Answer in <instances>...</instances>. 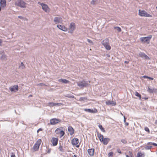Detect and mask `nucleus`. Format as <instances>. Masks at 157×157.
<instances>
[{
  "instance_id": "obj_1",
  "label": "nucleus",
  "mask_w": 157,
  "mask_h": 157,
  "mask_svg": "<svg viewBox=\"0 0 157 157\" xmlns=\"http://www.w3.org/2000/svg\"><path fill=\"white\" fill-rule=\"evenodd\" d=\"M97 135L99 140L104 145L107 144L110 140V139L108 138H104L103 135L100 133L98 132Z\"/></svg>"
},
{
  "instance_id": "obj_2",
  "label": "nucleus",
  "mask_w": 157,
  "mask_h": 157,
  "mask_svg": "<svg viewBox=\"0 0 157 157\" xmlns=\"http://www.w3.org/2000/svg\"><path fill=\"white\" fill-rule=\"evenodd\" d=\"M41 142L42 140L40 139H38L32 148V150L34 152L38 150L39 147Z\"/></svg>"
},
{
  "instance_id": "obj_3",
  "label": "nucleus",
  "mask_w": 157,
  "mask_h": 157,
  "mask_svg": "<svg viewBox=\"0 0 157 157\" xmlns=\"http://www.w3.org/2000/svg\"><path fill=\"white\" fill-rule=\"evenodd\" d=\"M152 35H150L147 37H141L140 38V40L143 43H147V44H149L150 43V40L151 39Z\"/></svg>"
},
{
  "instance_id": "obj_4",
  "label": "nucleus",
  "mask_w": 157,
  "mask_h": 157,
  "mask_svg": "<svg viewBox=\"0 0 157 157\" xmlns=\"http://www.w3.org/2000/svg\"><path fill=\"white\" fill-rule=\"evenodd\" d=\"M63 128L62 127L57 128L55 131L56 134L59 135L60 138H61L65 134L64 132L62 130Z\"/></svg>"
},
{
  "instance_id": "obj_5",
  "label": "nucleus",
  "mask_w": 157,
  "mask_h": 157,
  "mask_svg": "<svg viewBox=\"0 0 157 157\" xmlns=\"http://www.w3.org/2000/svg\"><path fill=\"white\" fill-rule=\"evenodd\" d=\"M26 3L22 0H18L15 3L16 5L23 8H26Z\"/></svg>"
},
{
  "instance_id": "obj_6",
  "label": "nucleus",
  "mask_w": 157,
  "mask_h": 157,
  "mask_svg": "<svg viewBox=\"0 0 157 157\" xmlns=\"http://www.w3.org/2000/svg\"><path fill=\"white\" fill-rule=\"evenodd\" d=\"M139 14L141 17H152V16L151 14H148L144 10H139Z\"/></svg>"
},
{
  "instance_id": "obj_7",
  "label": "nucleus",
  "mask_w": 157,
  "mask_h": 157,
  "mask_svg": "<svg viewBox=\"0 0 157 157\" xmlns=\"http://www.w3.org/2000/svg\"><path fill=\"white\" fill-rule=\"evenodd\" d=\"M38 4L40 5H41L42 9L46 12H48L50 11V9L48 7V5H47L42 3L40 2H38Z\"/></svg>"
},
{
  "instance_id": "obj_8",
  "label": "nucleus",
  "mask_w": 157,
  "mask_h": 157,
  "mask_svg": "<svg viewBox=\"0 0 157 157\" xmlns=\"http://www.w3.org/2000/svg\"><path fill=\"white\" fill-rule=\"evenodd\" d=\"M79 140L76 138H74L71 140V144L74 146H75L77 147H78L79 146V145L78 144L79 143Z\"/></svg>"
},
{
  "instance_id": "obj_9",
  "label": "nucleus",
  "mask_w": 157,
  "mask_h": 157,
  "mask_svg": "<svg viewBox=\"0 0 157 157\" xmlns=\"http://www.w3.org/2000/svg\"><path fill=\"white\" fill-rule=\"evenodd\" d=\"M61 121L58 119L52 118L50 120V124L51 125H55L60 122Z\"/></svg>"
},
{
  "instance_id": "obj_10",
  "label": "nucleus",
  "mask_w": 157,
  "mask_h": 157,
  "mask_svg": "<svg viewBox=\"0 0 157 157\" xmlns=\"http://www.w3.org/2000/svg\"><path fill=\"white\" fill-rule=\"evenodd\" d=\"M58 139L57 138L52 137L51 140V142L52 145L53 146H56L57 145Z\"/></svg>"
},
{
  "instance_id": "obj_11",
  "label": "nucleus",
  "mask_w": 157,
  "mask_h": 157,
  "mask_svg": "<svg viewBox=\"0 0 157 157\" xmlns=\"http://www.w3.org/2000/svg\"><path fill=\"white\" fill-rule=\"evenodd\" d=\"M75 23L73 22L71 23L69 26L70 30L69 31V32L71 33H73V31L75 29Z\"/></svg>"
},
{
  "instance_id": "obj_12",
  "label": "nucleus",
  "mask_w": 157,
  "mask_h": 157,
  "mask_svg": "<svg viewBox=\"0 0 157 157\" xmlns=\"http://www.w3.org/2000/svg\"><path fill=\"white\" fill-rule=\"evenodd\" d=\"M84 110L87 112L90 113H96L98 112V111L96 109L94 108L93 109H85Z\"/></svg>"
},
{
  "instance_id": "obj_13",
  "label": "nucleus",
  "mask_w": 157,
  "mask_h": 157,
  "mask_svg": "<svg viewBox=\"0 0 157 157\" xmlns=\"http://www.w3.org/2000/svg\"><path fill=\"white\" fill-rule=\"evenodd\" d=\"M102 44L107 50H110L111 47L108 42H105V40H104L102 41Z\"/></svg>"
},
{
  "instance_id": "obj_14",
  "label": "nucleus",
  "mask_w": 157,
  "mask_h": 157,
  "mask_svg": "<svg viewBox=\"0 0 157 157\" xmlns=\"http://www.w3.org/2000/svg\"><path fill=\"white\" fill-rule=\"evenodd\" d=\"M77 85L79 87H83L87 86L88 85V84L85 81H83L78 82Z\"/></svg>"
},
{
  "instance_id": "obj_15",
  "label": "nucleus",
  "mask_w": 157,
  "mask_h": 157,
  "mask_svg": "<svg viewBox=\"0 0 157 157\" xmlns=\"http://www.w3.org/2000/svg\"><path fill=\"white\" fill-rule=\"evenodd\" d=\"M54 21L56 24L62 23L63 22V20L61 17H56L54 18Z\"/></svg>"
},
{
  "instance_id": "obj_16",
  "label": "nucleus",
  "mask_w": 157,
  "mask_h": 157,
  "mask_svg": "<svg viewBox=\"0 0 157 157\" xmlns=\"http://www.w3.org/2000/svg\"><path fill=\"white\" fill-rule=\"evenodd\" d=\"M11 92H16L18 90V85H14L9 88Z\"/></svg>"
},
{
  "instance_id": "obj_17",
  "label": "nucleus",
  "mask_w": 157,
  "mask_h": 157,
  "mask_svg": "<svg viewBox=\"0 0 157 157\" xmlns=\"http://www.w3.org/2000/svg\"><path fill=\"white\" fill-rule=\"evenodd\" d=\"M57 27L59 29L64 32H66L67 30V29L64 25H57Z\"/></svg>"
},
{
  "instance_id": "obj_18",
  "label": "nucleus",
  "mask_w": 157,
  "mask_h": 157,
  "mask_svg": "<svg viewBox=\"0 0 157 157\" xmlns=\"http://www.w3.org/2000/svg\"><path fill=\"white\" fill-rule=\"evenodd\" d=\"M87 152L90 156H93L94 154V149L92 148L88 149L87 150Z\"/></svg>"
},
{
  "instance_id": "obj_19",
  "label": "nucleus",
  "mask_w": 157,
  "mask_h": 157,
  "mask_svg": "<svg viewBox=\"0 0 157 157\" xmlns=\"http://www.w3.org/2000/svg\"><path fill=\"white\" fill-rule=\"evenodd\" d=\"M68 130L71 135H72L74 133V130L71 126H69L68 127Z\"/></svg>"
},
{
  "instance_id": "obj_20",
  "label": "nucleus",
  "mask_w": 157,
  "mask_h": 157,
  "mask_svg": "<svg viewBox=\"0 0 157 157\" xmlns=\"http://www.w3.org/2000/svg\"><path fill=\"white\" fill-rule=\"evenodd\" d=\"M106 104L108 105H116V103L115 102L113 101H108L106 102Z\"/></svg>"
},
{
  "instance_id": "obj_21",
  "label": "nucleus",
  "mask_w": 157,
  "mask_h": 157,
  "mask_svg": "<svg viewBox=\"0 0 157 157\" xmlns=\"http://www.w3.org/2000/svg\"><path fill=\"white\" fill-rule=\"evenodd\" d=\"M139 56L140 57L143 58H144L146 59H149V57L145 54L143 53L140 52L139 54Z\"/></svg>"
},
{
  "instance_id": "obj_22",
  "label": "nucleus",
  "mask_w": 157,
  "mask_h": 157,
  "mask_svg": "<svg viewBox=\"0 0 157 157\" xmlns=\"http://www.w3.org/2000/svg\"><path fill=\"white\" fill-rule=\"evenodd\" d=\"M1 6L2 7H4L6 6V0H1L0 1Z\"/></svg>"
},
{
  "instance_id": "obj_23",
  "label": "nucleus",
  "mask_w": 157,
  "mask_h": 157,
  "mask_svg": "<svg viewBox=\"0 0 157 157\" xmlns=\"http://www.w3.org/2000/svg\"><path fill=\"white\" fill-rule=\"evenodd\" d=\"M58 81L59 82H61L64 83H68L70 82V81L64 79H59Z\"/></svg>"
},
{
  "instance_id": "obj_24",
  "label": "nucleus",
  "mask_w": 157,
  "mask_h": 157,
  "mask_svg": "<svg viewBox=\"0 0 157 157\" xmlns=\"http://www.w3.org/2000/svg\"><path fill=\"white\" fill-rule=\"evenodd\" d=\"M98 127L102 132H105V130L103 128L102 126L101 125L99 124L98 125Z\"/></svg>"
},
{
  "instance_id": "obj_25",
  "label": "nucleus",
  "mask_w": 157,
  "mask_h": 157,
  "mask_svg": "<svg viewBox=\"0 0 157 157\" xmlns=\"http://www.w3.org/2000/svg\"><path fill=\"white\" fill-rule=\"evenodd\" d=\"M135 95L137 97H139V98L140 99L141 98V95L139 94L137 92H136L135 93Z\"/></svg>"
},
{
  "instance_id": "obj_26",
  "label": "nucleus",
  "mask_w": 157,
  "mask_h": 157,
  "mask_svg": "<svg viewBox=\"0 0 157 157\" xmlns=\"http://www.w3.org/2000/svg\"><path fill=\"white\" fill-rule=\"evenodd\" d=\"M153 89H152L150 88L149 87H148L147 88V91H148L150 93H153Z\"/></svg>"
},
{
  "instance_id": "obj_27",
  "label": "nucleus",
  "mask_w": 157,
  "mask_h": 157,
  "mask_svg": "<svg viewBox=\"0 0 157 157\" xmlns=\"http://www.w3.org/2000/svg\"><path fill=\"white\" fill-rule=\"evenodd\" d=\"M59 150L61 152H63L64 151V149L63 148V147L62 146L60 145L59 148Z\"/></svg>"
},
{
  "instance_id": "obj_28",
  "label": "nucleus",
  "mask_w": 157,
  "mask_h": 157,
  "mask_svg": "<svg viewBox=\"0 0 157 157\" xmlns=\"http://www.w3.org/2000/svg\"><path fill=\"white\" fill-rule=\"evenodd\" d=\"M143 154L140 152H138L137 154V157H142Z\"/></svg>"
},
{
  "instance_id": "obj_29",
  "label": "nucleus",
  "mask_w": 157,
  "mask_h": 157,
  "mask_svg": "<svg viewBox=\"0 0 157 157\" xmlns=\"http://www.w3.org/2000/svg\"><path fill=\"white\" fill-rule=\"evenodd\" d=\"M147 145H152L154 146L157 147V144L155 143H152V142H149V143H147Z\"/></svg>"
},
{
  "instance_id": "obj_30",
  "label": "nucleus",
  "mask_w": 157,
  "mask_h": 157,
  "mask_svg": "<svg viewBox=\"0 0 157 157\" xmlns=\"http://www.w3.org/2000/svg\"><path fill=\"white\" fill-rule=\"evenodd\" d=\"M143 77L144 78H148L150 80H153L154 79L153 78H151V77H148V76H146V75L144 76Z\"/></svg>"
},
{
  "instance_id": "obj_31",
  "label": "nucleus",
  "mask_w": 157,
  "mask_h": 157,
  "mask_svg": "<svg viewBox=\"0 0 157 157\" xmlns=\"http://www.w3.org/2000/svg\"><path fill=\"white\" fill-rule=\"evenodd\" d=\"M113 155V153L111 151L108 154V157H112Z\"/></svg>"
},
{
  "instance_id": "obj_32",
  "label": "nucleus",
  "mask_w": 157,
  "mask_h": 157,
  "mask_svg": "<svg viewBox=\"0 0 157 157\" xmlns=\"http://www.w3.org/2000/svg\"><path fill=\"white\" fill-rule=\"evenodd\" d=\"M48 105L50 107H52L55 106L54 103L49 102L48 103Z\"/></svg>"
},
{
  "instance_id": "obj_33",
  "label": "nucleus",
  "mask_w": 157,
  "mask_h": 157,
  "mask_svg": "<svg viewBox=\"0 0 157 157\" xmlns=\"http://www.w3.org/2000/svg\"><path fill=\"white\" fill-rule=\"evenodd\" d=\"M114 29H117L118 31L119 32H120L121 31V28L119 27H114Z\"/></svg>"
},
{
  "instance_id": "obj_34",
  "label": "nucleus",
  "mask_w": 157,
  "mask_h": 157,
  "mask_svg": "<svg viewBox=\"0 0 157 157\" xmlns=\"http://www.w3.org/2000/svg\"><path fill=\"white\" fill-rule=\"evenodd\" d=\"M129 153L130 155V156L126 155V157H133V154L132 152L129 151Z\"/></svg>"
},
{
  "instance_id": "obj_35",
  "label": "nucleus",
  "mask_w": 157,
  "mask_h": 157,
  "mask_svg": "<svg viewBox=\"0 0 157 157\" xmlns=\"http://www.w3.org/2000/svg\"><path fill=\"white\" fill-rule=\"evenodd\" d=\"M144 130H145V131L148 132L149 133H150V130L148 127H145L144 128Z\"/></svg>"
},
{
  "instance_id": "obj_36",
  "label": "nucleus",
  "mask_w": 157,
  "mask_h": 157,
  "mask_svg": "<svg viewBox=\"0 0 157 157\" xmlns=\"http://www.w3.org/2000/svg\"><path fill=\"white\" fill-rule=\"evenodd\" d=\"M54 104H55V106H56V105L60 106L61 105H63V104H62V103H54Z\"/></svg>"
},
{
  "instance_id": "obj_37",
  "label": "nucleus",
  "mask_w": 157,
  "mask_h": 157,
  "mask_svg": "<svg viewBox=\"0 0 157 157\" xmlns=\"http://www.w3.org/2000/svg\"><path fill=\"white\" fill-rule=\"evenodd\" d=\"M152 147V146H148L146 147V148L148 149H150Z\"/></svg>"
},
{
  "instance_id": "obj_38",
  "label": "nucleus",
  "mask_w": 157,
  "mask_h": 157,
  "mask_svg": "<svg viewBox=\"0 0 157 157\" xmlns=\"http://www.w3.org/2000/svg\"><path fill=\"white\" fill-rule=\"evenodd\" d=\"M37 85L41 86H47L45 84H44V83H40V84H38Z\"/></svg>"
},
{
  "instance_id": "obj_39",
  "label": "nucleus",
  "mask_w": 157,
  "mask_h": 157,
  "mask_svg": "<svg viewBox=\"0 0 157 157\" xmlns=\"http://www.w3.org/2000/svg\"><path fill=\"white\" fill-rule=\"evenodd\" d=\"M11 157H16L15 153H12L11 155Z\"/></svg>"
},
{
  "instance_id": "obj_40",
  "label": "nucleus",
  "mask_w": 157,
  "mask_h": 157,
  "mask_svg": "<svg viewBox=\"0 0 157 157\" xmlns=\"http://www.w3.org/2000/svg\"><path fill=\"white\" fill-rule=\"evenodd\" d=\"M87 41H88V42L89 43H91L92 44H93V42L91 40H90L89 39H87Z\"/></svg>"
},
{
  "instance_id": "obj_41",
  "label": "nucleus",
  "mask_w": 157,
  "mask_h": 157,
  "mask_svg": "<svg viewBox=\"0 0 157 157\" xmlns=\"http://www.w3.org/2000/svg\"><path fill=\"white\" fill-rule=\"evenodd\" d=\"M153 93H157V89L155 88H153Z\"/></svg>"
},
{
  "instance_id": "obj_42",
  "label": "nucleus",
  "mask_w": 157,
  "mask_h": 157,
  "mask_svg": "<svg viewBox=\"0 0 157 157\" xmlns=\"http://www.w3.org/2000/svg\"><path fill=\"white\" fill-rule=\"evenodd\" d=\"M43 129L42 128H40L37 130V132L38 133L40 131H41Z\"/></svg>"
},
{
  "instance_id": "obj_43",
  "label": "nucleus",
  "mask_w": 157,
  "mask_h": 157,
  "mask_svg": "<svg viewBox=\"0 0 157 157\" xmlns=\"http://www.w3.org/2000/svg\"><path fill=\"white\" fill-rule=\"evenodd\" d=\"M6 57L5 55H3V56H2L1 57V59H4V58H6Z\"/></svg>"
},
{
  "instance_id": "obj_44",
  "label": "nucleus",
  "mask_w": 157,
  "mask_h": 157,
  "mask_svg": "<svg viewBox=\"0 0 157 157\" xmlns=\"http://www.w3.org/2000/svg\"><path fill=\"white\" fill-rule=\"evenodd\" d=\"M71 157H78V156L77 155L74 154V155H72Z\"/></svg>"
},
{
  "instance_id": "obj_45",
  "label": "nucleus",
  "mask_w": 157,
  "mask_h": 157,
  "mask_svg": "<svg viewBox=\"0 0 157 157\" xmlns=\"http://www.w3.org/2000/svg\"><path fill=\"white\" fill-rule=\"evenodd\" d=\"M117 152L120 153H121V150H120V149H118Z\"/></svg>"
},
{
  "instance_id": "obj_46",
  "label": "nucleus",
  "mask_w": 157,
  "mask_h": 157,
  "mask_svg": "<svg viewBox=\"0 0 157 157\" xmlns=\"http://www.w3.org/2000/svg\"><path fill=\"white\" fill-rule=\"evenodd\" d=\"M2 43V40L0 39V45H1Z\"/></svg>"
},
{
  "instance_id": "obj_47",
  "label": "nucleus",
  "mask_w": 157,
  "mask_h": 157,
  "mask_svg": "<svg viewBox=\"0 0 157 157\" xmlns=\"http://www.w3.org/2000/svg\"><path fill=\"white\" fill-rule=\"evenodd\" d=\"M21 66H23L24 67V64L23 63H22V62L21 63Z\"/></svg>"
},
{
  "instance_id": "obj_48",
  "label": "nucleus",
  "mask_w": 157,
  "mask_h": 157,
  "mask_svg": "<svg viewBox=\"0 0 157 157\" xmlns=\"http://www.w3.org/2000/svg\"><path fill=\"white\" fill-rule=\"evenodd\" d=\"M124 63H128V62L127 61H124Z\"/></svg>"
},
{
  "instance_id": "obj_49",
  "label": "nucleus",
  "mask_w": 157,
  "mask_h": 157,
  "mask_svg": "<svg viewBox=\"0 0 157 157\" xmlns=\"http://www.w3.org/2000/svg\"><path fill=\"white\" fill-rule=\"evenodd\" d=\"M155 124H157V120H156L155 121Z\"/></svg>"
},
{
  "instance_id": "obj_50",
  "label": "nucleus",
  "mask_w": 157,
  "mask_h": 157,
  "mask_svg": "<svg viewBox=\"0 0 157 157\" xmlns=\"http://www.w3.org/2000/svg\"><path fill=\"white\" fill-rule=\"evenodd\" d=\"M18 17L20 18H22V17H21V16H18Z\"/></svg>"
},
{
  "instance_id": "obj_51",
  "label": "nucleus",
  "mask_w": 157,
  "mask_h": 157,
  "mask_svg": "<svg viewBox=\"0 0 157 157\" xmlns=\"http://www.w3.org/2000/svg\"><path fill=\"white\" fill-rule=\"evenodd\" d=\"M94 0H93L92 1V2H91V3H92L93 2H94Z\"/></svg>"
},
{
  "instance_id": "obj_52",
  "label": "nucleus",
  "mask_w": 157,
  "mask_h": 157,
  "mask_svg": "<svg viewBox=\"0 0 157 157\" xmlns=\"http://www.w3.org/2000/svg\"><path fill=\"white\" fill-rule=\"evenodd\" d=\"M121 114L123 116V114L122 113H121Z\"/></svg>"
},
{
  "instance_id": "obj_53",
  "label": "nucleus",
  "mask_w": 157,
  "mask_h": 157,
  "mask_svg": "<svg viewBox=\"0 0 157 157\" xmlns=\"http://www.w3.org/2000/svg\"><path fill=\"white\" fill-rule=\"evenodd\" d=\"M128 123H127L126 124V125H128Z\"/></svg>"
},
{
  "instance_id": "obj_54",
  "label": "nucleus",
  "mask_w": 157,
  "mask_h": 157,
  "mask_svg": "<svg viewBox=\"0 0 157 157\" xmlns=\"http://www.w3.org/2000/svg\"><path fill=\"white\" fill-rule=\"evenodd\" d=\"M71 97L72 98H74V96H71Z\"/></svg>"
},
{
  "instance_id": "obj_55",
  "label": "nucleus",
  "mask_w": 157,
  "mask_h": 157,
  "mask_svg": "<svg viewBox=\"0 0 157 157\" xmlns=\"http://www.w3.org/2000/svg\"><path fill=\"white\" fill-rule=\"evenodd\" d=\"M144 99H148V98H145Z\"/></svg>"
},
{
  "instance_id": "obj_56",
  "label": "nucleus",
  "mask_w": 157,
  "mask_h": 157,
  "mask_svg": "<svg viewBox=\"0 0 157 157\" xmlns=\"http://www.w3.org/2000/svg\"><path fill=\"white\" fill-rule=\"evenodd\" d=\"M30 97H32V95H30L29 96Z\"/></svg>"
},
{
  "instance_id": "obj_57",
  "label": "nucleus",
  "mask_w": 157,
  "mask_h": 157,
  "mask_svg": "<svg viewBox=\"0 0 157 157\" xmlns=\"http://www.w3.org/2000/svg\"><path fill=\"white\" fill-rule=\"evenodd\" d=\"M156 9H157V6L156 7Z\"/></svg>"
},
{
  "instance_id": "obj_58",
  "label": "nucleus",
  "mask_w": 157,
  "mask_h": 157,
  "mask_svg": "<svg viewBox=\"0 0 157 157\" xmlns=\"http://www.w3.org/2000/svg\"><path fill=\"white\" fill-rule=\"evenodd\" d=\"M1 0H0V1H1Z\"/></svg>"
}]
</instances>
